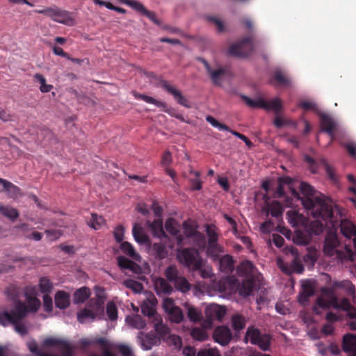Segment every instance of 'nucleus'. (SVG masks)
Here are the masks:
<instances>
[{
  "label": "nucleus",
  "instance_id": "obj_1",
  "mask_svg": "<svg viewBox=\"0 0 356 356\" xmlns=\"http://www.w3.org/2000/svg\"><path fill=\"white\" fill-rule=\"evenodd\" d=\"M300 191L302 196L294 189L292 190V195L301 200L304 208L310 211L314 218H321L326 223L329 222L333 229L325 236L323 248L325 254L330 257L336 254L337 257H341L342 252L337 250L339 245L336 229L338 222L334 220L332 205L327 202L321 193L307 183L300 184Z\"/></svg>",
  "mask_w": 356,
  "mask_h": 356
},
{
  "label": "nucleus",
  "instance_id": "obj_2",
  "mask_svg": "<svg viewBox=\"0 0 356 356\" xmlns=\"http://www.w3.org/2000/svg\"><path fill=\"white\" fill-rule=\"evenodd\" d=\"M28 313V308L26 306V303L22 301H18L15 307L10 312H0V324L5 326L10 323L14 325L15 330L17 333L22 336H25L28 330L21 321Z\"/></svg>",
  "mask_w": 356,
  "mask_h": 356
},
{
  "label": "nucleus",
  "instance_id": "obj_3",
  "mask_svg": "<svg viewBox=\"0 0 356 356\" xmlns=\"http://www.w3.org/2000/svg\"><path fill=\"white\" fill-rule=\"evenodd\" d=\"M177 259L189 270L196 271L202 266V259L195 248H180L177 252Z\"/></svg>",
  "mask_w": 356,
  "mask_h": 356
},
{
  "label": "nucleus",
  "instance_id": "obj_4",
  "mask_svg": "<svg viewBox=\"0 0 356 356\" xmlns=\"http://www.w3.org/2000/svg\"><path fill=\"white\" fill-rule=\"evenodd\" d=\"M34 12L38 14L44 15L50 17L53 21L60 24L67 26H73L74 24V19L72 16V13L56 6L44 9L35 10Z\"/></svg>",
  "mask_w": 356,
  "mask_h": 356
},
{
  "label": "nucleus",
  "instance_id": "obj_5",
  "mask_svg": "<svg viewBox=\"0 0 356 356\" xmlns=\"http://www.w3.org/2000/svg\"><path fill=\"white\" fill-rule=\"evenodd\" d=\"M241 99L250 108H259L268 112L273 111L275 114L280 113L283 108L282 101L278 97L266 101L263 98L252 99L245 95H241Z\"/></svg>",
  "mask_w": 356,
  "mask_h": 356
},
{
  "label": "nucleus",
  "instance_id": "obj_6",
  "mask_svg": "<svg viewBox=\"0 0 356 356\" xmlns=\"http://www.w3.org/2000/svg\"><path fill=\"white\" fill-rule=\"evenodd\" d=\"M289 252L293 257L292 261L290 264L280 261L278 262L280 268L286 275L302 273L305 270V268L302 264L301 257L300 256L297 248L291 247L289 250Z\"/></svg>",
  "mask_w": 356,
  "mask_h": 356
},
{
  "label": "nucleus",
  "instance_id": "obj_7",
  "mask_svg": "<svg viewBox=\"0 0 356 356\" xmlns=\"http://www.w3.org/2000/svg\"><path fill=\"white\" fill-rule=\"evenodd\" d=\"M254 49L253 38L245 37L230 46L229 54L237 58H245L252 54Z\"/></svg>",
  "mask_w": 356,
  "mask_h": 356
},
{
  "label": "nucleus",
  "instance_id": "obj_8",
  "mask_svg": "<svg viewBox=\"0 0 356 356\" xmlns=\"http://www.w3.org/2000/svg\"><path fill=\"white\" fill-rule=\"evenodd\" d=\"M133 95L136 99L143 100L148 104H154L159 108H162L163 111L164 112L168 113L171 116H173L181 121H184L183 116L180 114L177 113L175 108H173L172 107H168L165 102L156 100L152 97H149V96L144 95V94H140L136 92H134Z\"/></svg>",
  "mask_w": 356,
  "mask_h": 356
},
{
  "label": "nucleus",
  "instance_id": "obj_9",
  "mask_svg": "<svg viewBox=\"0 0 356 356\" xmlns=\"http://www.w3.org/2000/svg\"><path fill=\"white\" fill-rule=\"evenodd\" d=\"M24 293L26 298V306L28 312H36L41 306L40 300L37 298V289L35 286H27L24 289Z\"/></svg>",
  "mask_w": 356,
  "mask_h": 356
},
{
  "label": "nucleus",
  "instance_id": "obj_10",
  "mask_svg": "<svg viewBox=\"0 0 356 356\" xmlns=\"http://www.w3.org/2000/svg\"><path fill=\"white\" fill-rule=\"evenodd\" d=\"M160 86L168 94L173 96L175 100L177 102V104L186 108L191 107L188 101L182 95L181 92L175 88L173 86L170 85L167 81L161 80L160 82Z\"/></svg>",
  "mask_w": 356,
  "mask_h": 356
},
{
  "label": "nucleus",
  "instance_id": "obj_11",
  "mask_svg": "<svg viewBox=\"0 0 356 356\" xmlns=\"http://www.w3.org/2000/svg\"><path fill=\"white\" fill-rule=\"evenodd\" d=\"M232 333L227 326L217 327L213 334L214 341L222 346H227L232 339Z\"/></svg>",
  "mask_w": 356,
  "mask_h": 356
},
{
  "label": "nucleus",
  "instance_id": "obj_12",
  "mask_svg": "<svg viewBox=\"0 0 356 356\" xmlns=\"http://www.w3.org/2000/svg\"><path fill=\"white\" fill-rule=\"evenodd\" d=\"M197 60L204 65L207 72L210 76L213 83L216 86H220V79L226 74V69L225 67H220L217 70H212L209 63L204 58L200 57L197 58Z\"/></svg>",
  "mask_w": 356,
  "mask_h": 356
},
{
  "label": "nucleus",
  "instance_id": "obj_13",
  "mask_svg": "<svg viewBox=\"0 0 356 356\" xmlns=\"http://www.w3.org/2000/svg\"><path fill=\"white\" fill-rule=\"evenodd\" d=\"M332 305L335 309H340L346 312L350 318H354L356 317V309L347 298H342L339 301L337 298H334Z\"/></svg>",
  "mask_w": 356,
  "mask_h": 356
},
{
  "label": "nucleus",
  "instance_id": "obj_14",
  "mask_svg": "<svg viewBox=\"0 0 356 356\" xmlns=\"http://www.w3.org/2000/svg\"><path fill=\"white\" fill-rule=\"evenodd\" d=\"M154 286L157 295L159 296H168L173 291V288L168 283V280L162 277L156 278L154 280Z\"/></svg>",
  "mask_w": 356,
  "mask_h": 356
},
{
  "label": "nucleus",
  "instance_id": "obj_15",
  "mask_svg": "<svg viewBox=\"0 0 356 356\" xmlns=\"http://www.w3.org/2000/svg\"><path fill=\"white\" fill-rule=\"evenodd\" d=\"M225 313V308L216 304L211 305L206 309V315L211 321L213 320L221 321Z\"/></svg>",
  "mask_w": 356,
  "mask_h": 356
},
{
  "label": "nucleus",
  "instance_id": "obj_16",
  "mask_svg": "<svg viewBox=\"0 0 356 356\" xmlns=\"http://www.w3.org/2000/svg\"><path fill=\"white\" fill-rule=\"evenodd\" d=\"M320 122L321 130L327 133L333 139L336 124L334 121L329 115L322 113L320 115Z\"/></svg>",
  "mask_w": 356,
  "mask_h": 356
},
{
  "label": "nucleus",
  "instance_id": "obj_17",
  "mask_svg": "<svg viewBox=\"0 0 356 356\" xmlns=\"http://www.w3.org/2000/svg\"><path fill=\"white\" fill-rule=\"evenodd\" d=\"M165 228L169 234L176 236L178 245H184V237L183 235L179 234L177 222L175 219H168L165 223Z\"/></svg>",
  "mask_w": 356,
  "mask_h": 356
},
{
  "label": "nucleus",
  "instance_id": "obj_18",
  "mask_svg": "<svg viewBox=\"0 0 356 356\" xmlns=\"http://www.w3.org/2000/svg\"><path fill=\"white\" fill-rule=\"evenodd\" d=\"M95 298L90 299L89 302L90 306L94 305V309L96 310V312H99L100 311H103L104 309V302L106 299V294L104 288L100 286H96L95 288Z\"/></svg>",
  "mask_w": 356,
  "mask_h": 356
},
{
  "label": "nucleus",
  "instance_id": "obj_19",
  "mask_svg": "<svg viewBox=\"0 0 356 356\" xmlns=\"http://www.w3.org/2000/svg\"><path fill=\"white\" fill-rule=\"evenodd\" d=\"M143 337H141V346L143 350H150L154 346H156L160 343V337L156 334L147 333L143 334L140 333Z\"/></svg>",
  "mask_w": 356,
  "mask_h": 356
},
{
  "label": "nucleus",
  "instance_id": "obj_20",
  "mask_svg": "<svg viewBox=\"0 0 356 356\" xmlns=\"http://www.w3.org/2000/svg\"><path fill=\"white\" fill-rule=\"evenodd\" d=\"M147 225L154 236L158 238L166 236V234L163 230V220L161 218L156 219L152 222L147 220Z\"/></svg>",
  "mask_w": 356,
  "mask_h": 356
},
{
  "label": "nucleus",
  "instance_id": "obj_21",
  "mask_svg": "<svg viewBox=\"0 0 356 356\" xmlns=\"http://www.w3.org/2000/svg\"><path fill=\"white\" fill-rule=\"evenodd\" d=\"M55 305L60 309H66L70 304V297L68 293L64 291H58L54 296Z\"/></svg>",
  "mask_w": 356,
  "mask_h": 356
},
{
  "label": "nucleus",
  "instance_id": "obj_22",
  "mask_svg": "<svg viewBox=\"0 0 356 356\" xmlns=\"http://www.w3.org/2000/svg\"><path fill=\"white\" fill-rule=\"evenodd\" d=\"M218 261L219 268L220 271L229 273L234 270V260L232 256L229 254L220 257L216 261Z\"/></svg>",
  "mask_w": 356,
  "mask_h": 356
},
{
  "label": "nucleus",
  "instance_id": "obj_23",
  "mask_svg": "<svg viewBox=\"0 0 356 356\" xmlns=\"http://www.w3.org/2000/svg\"><path fill=\"white\" fill-rule=\"evenodd\" d=\"M342 348L345 353H349L356 350V334L348 333L343 337Z\"/></svg>",
  "mask_w": 356,
  "mask_h": 356
},
{
  "label": "nucleus",
  "instance_id": "obj_24",
  "mask_svg": "<svg viewBox=\"0 0 356 356\" xmlns=\"http://www.w3.org/2000/svg\"><path fill=\"white\" fill-rule=\"evenodd\" d=\"M118 264L120 268L129 270L133 273H138L140 270V266L137 264L124 256L118 257Z\"/></svg>",
  "mask_w": 356,
  "mask_h": 356
},
{
  "label": "nucleus",
  "instance_id": "obj_25",
  "mask_svg": "<svg viewBox=\"0 0 356 356\" xmlns=\"http://www.w3.org/2000/svg\"><path fill=\"white\" fill-rule=\"evenodd\" d=\"M152 253L157 259H165L168 255V250L165 243L159 242L154 243L151 248Z\"/></svg>",
  "mask_w": 356,
  "mask_h": 356
},
{
  "label": "nucleus",
  "instance_id": "obj_26",
  "mask_svg": "<svg viewBox=\"0 0 356 356\" xmlns=\"http://www.w3.org/2000/svg\"><path fill=\"white\" fill-rule=\"evenodd\" d=\"M156 299L153 298L152 300L144 301L141 305L142 313L149 318L157 320L156 310L154 309V302Z\"/></svg>",
  "mask_w": 356,
  "mask_h": 356
},
{
  "label": "nucleus",
  "instance_id": "obj_27",
  "mask_svg": "<svg viewBox=\"0 0 356 356\" xmlns=\"http://www.w3.org/2000/svg\"><path fill=\"white\" fill-rule=\"evenodd\" d=\"M88 306L91 307V309L84 308L77 314V320L81 323H84L88 320L93 321L95 318L96 315L94 311L96 312V310L94 309V305L90 306L88 304Z\"/></svg>",
  "mask_w": 356,
  "mask_h": 356
},
{
  "label": "nucleus",
  "instance_id": "obj_28",
  "mask_svg": "<svg viewBox=\"0 0 356 356\" xmlns=\"http://www.w3.org/2000/svg\"><path fill=\"white\" fill-rule=\"evenodd\" d=\"M206 248L208 257L211 258L213 261H217L220 257V254L223 252L222 248L218 243H207Z\"/></svg>",
  "mask_w": 356,
  "mask_h": 356
},
{
  "label": "nucleus",
  "instance_id": "obj_29",
  "mask_svg": "<svg viewBox=\"0 0 356 356\" xmlns=\"http://www.w3.org/2000/svg\"><path fill=\"white\" fill-rule=\"evenodd\" d=\"M254 270L253 264L250 261H243L237 267V273L240 276H250Z\"/></svg>",
  "mask_w": 356,
  "mask_h": 356
},
{
  "label": "nucleus",
  "instance_id": "obj_30",
  "mask_svg": "<svg viewBox=\"0 0 356 356\" xmlns=\"http://www.w3.org/2000/svg\"><path fill=\"white\" fill-rule=\"evenodd\" d=\"M90 290L88 287H81L74 293V302L76 304L83 303L89 298Z\"/></svg>",
  "mask_w": 356,
  "mask_h": 356
},
{
  "label": "nucleus",
  "instance_id": "obj_31",
  "mask_svg": "<svg viewBox=\"0 0 356 356\" xmlns=\"http://www.w3.org/2000/svg\"><path fill=\"white\" fill-rule=\"evenodd\" d=\"M133 236L134 239L140 244H146L149 243V237L144 233L143 229L136 224L133 227Z\"/></svg>",
  "mask_w": 356,
  "mask_h": 356
},
{
  "label": "nucleus",
  "instance_id": "obj_32",
  "mask_svg": "<svg viewBox=\"0 0 356 356\" xmlns=\"http://www.w3.org/2000/svg\"><path fill=\"white\" fill-rule=\"evenodd\" d=\"M333 286L334 288L343 289L347 292L348 294L352 296H354L356 291L355 285L348 280L334 282Z\"/></svg>",
  "mask_w": 356,
  "mask_h": 356
},
{
  "label": "nucleus",
  "instance_id": "obj_33",
  "mask_svg": "<svg viewBox=\"0 0 356 356\" xmlns=\"http://www.w3.org/2000/svg\"><path fill=\"white\" fill-rule=\"evenodd\" d=\"M22 290L21 288L17 286L15 284H10L6 289V295L8 299L15 302V304H17L19 300V296L21 294ZM16 305H15V306Z\"/></svg>",
  "mask_w": 356,
  "mask_h": 356
},
{
  "label": "nucleus",
  "instance_id": "obj_34",
  "mask_svg": "<svg viewBox=\"0 0 356 356\" xmlns=\"http://www.w3.org/2000/svg\"><path fill=\"white\" fill-rule=\"evenodd\" d=\"M206 233L208 237L207 243H218L219 234L217 227L213 224L205 225Z\"/></svg>",
  "mask_w": 356,
  "mask_h": 356
},
{
  "label": "nucleus",
  "instance_id": "obj_35",
  "mask_svg": "<svg viewBox=\"0 0 356 356\" xmlns=\"http://www.w3.org/2000/svg\"><path fill=\"white\" fill-rule=\"evenodd\" d=\"M185 307L187 309V316L192 322H199L202 318V313L195 307L190 304H186Z\"/></svg>",
  "mask_w": 356,
  "mask_h": 356
},
{
  "label": "nucleus",
  "instance_id": "obj_36",
  "mask_svg": "<svg viewBox=\"0 0 356 356\" xmlns=\"http://www.w3.org/2000/svg\"><path fill=\"white\" fill-rule=\"evenodd\" d=\"M0 213L12 221L15 220L19 216V211L16 209L3 206L2 204H0Z\"/></svg>",
  "mask_w": 356,
  "mask_h": 356
},
{
  "label": "nucleus",
  "instance_id": "obj_37",
  "mask_svg": "<svg viewBox=\"0 0 356 356\" xmlns=\"http://www.w3.org/2000/svg\"><path fill=\"white\" fill-rule=\"evenodd\" d=\"M254 286V282L252 279H245L242 282L239 287V293L244 296H250L252 292Z\"/></svg>",
  "mask_w": 356,
  "mask_h": 356
},
{
  "label": "nucleus",
  "instance_id": "obj_38",
  "mask_svg": "<svg viewBox=\"0 0 356 356\" xmlns=\"http://www.w3.org/2000/svg\"><path fill=\"white\" fill-rule=\"evenodd\" d=\"M156 322L154 323V330L156 332V335L160 337V339H165L169 334V328L163 324L162 321L157 318Z\"/></svg>",
  "mask_w": 356,
  "mask_h": 356
},
{
  "label": "nucleus",
  "instance_id": "obj_39",
  "mask_svg": "<svg viewBox=\"0 0 356 356\" xmlns=\"http://www.w3.org/2000/svg\"><path fill=\"white\" fill-rule=\"evenodd\" d=\"M184 235L187 238H191L195 234L199 232L197 226L190 221H184L183 222Z\"/></svg>",
  "mask_w": 356,
  "mask_h": 356
},
{
  "label": "nucleus",
  "instance_id": "obj_40",
  "mask_svg": "<svg viewBox=\"0 0 356 356\" xmlns=\"http://www.w3.org/2000/svg\"><path fill=\"white\" fill-rule=\"evenodd\" d=\"M120 250L124 254H127L135 260H138L140 258L139 254L135 251L133 245L129 242H122L120 245Z\"/></svg>",
  "mask_w": 356,
  "mask_h": 356
},
{
  "label": "nucleus",
  "instance_id": "obj_41",
  "mask_svg": "<svg viewBox=\"0 0 356 356\" xmlns=\"http://www.w3.org/2000/svg\"><path fill=\"white\" fill-rule=\"evenodd\" d=\"M87 223L88 226L95 230H97L105 224V220L102 216H98L97 213H92L91 218Z\"/></svg>",
  "mask_w": 356,
  "mask_h": 356
},
{
  "label": "nucleus",
  "instance_id": "obj_42",
  "mask_svg": "<svg viewBox=\"0 0 356 356\" xmlns=\"http://www.w3.org/2000/svg\"><path fill=\"white\" fill-rule=\"evenodd\" d=\"M165 276L168 282L173 283L176 281L181 275L179 272L175 265L169 266L165 270Z\"/></svg>",
  "mask_w": 356,
  "mask_h": 356
},
{
  "label": "nucleus",
  "instance_id": "obj_43",
  "mask_svg": "<svg viewBox=\"0 0 356 356\" xmlns=\"http://www.w3.org/2000/svg\"><path fill=\"white\" fill-rule=\"evenodd\" d=\"M175 288L183 293H186L191 289V284L183 276H180L173 282Z\"/></svg>",
  "mask_w": 356,
  "mask_h": 356
},
{
  "label": "nucleus",
  "instance_id": "obj_44",
  "mask_svg": "<svg viewBox=\"0 0 356 356\" xmlns=\"http://www.w3.org/2000/svg\"><path fill=\"white\" fill-rule=\"evenodd\" d=\"M127 321L133 327L138 330L143 329L146 325L145 321L143 320L140 315H134L131 317H129L127 318Z\"/></svg>",
  "mask_w": 356,
  "mask_h": 356
},
{
  "label": "nucleus",
  "instance_id": "obj_45",
  "mask_svg": "<svg viewBox=\"0 0 356 356\" xmlns=\"http://www.w3.org/2000/svg\"><path fill=\"white\" fill-rule=\"evenodd\" d=\"M245 318L240 314H235L232 318V327L236 331L243 330L245 326Z\"/></svg>",
  "mask_w": 356,
  "mask_h": 356
},
{
  "label": "nucleus",
  "instance_id": "obj_46",
  "mask_svg": "<svg viewBox=\"0 0 356 356\" xmlns=\"http://www.w3.org/2000/svg\"><path fill=\"white\" fill-rule=\"evenodd\" d=\"M191 239L193 240L194 246L197 248V249L204 250L206 248V238L202 233L197 232Z\"/></svg>",
  "mask_w": 356,
  "mask_h": 356
},
{
  "label": "nucleus",
  "instance_id": "obj_47",
  "mask_svg": "<svg viewBox=\"0 0 356 356\" xmlns=\"http://www.w3.org/2000/svg\"><path fill=\"white\" fill-rule=\"evenodd\" d=\"M308 231L310 234L319 235L323 231V225L318 220L312 221L308 225Z\"/></svg>",
  "mask_w": 356,
  "mask_h": 356
},
{
  "label": "nucleus",
  "instance_id": "obj_48",
  "mask_svg": "<svg viewBox=\"0 0 356 356\" xmlns=\"http://www.w3.org/2000/svg\"><path fill=\"white\" fill-rule=\"evenodd\" d=\"M3 188L7 192L8 195L11 198L16 199L20 195L21 189L10 181H9Z\"/></svg>",
  "mask_w": 356,
  "mask_h": 356
},
{
  "label": "nucleus",
  "instance_id": "obj_49",
  "mask_svg": "<svg viewBox=\"0 0 356 356\" xmlns=\"http://www.w3.org/2000/svg\"><path fill=\"white\" fill-rule=\"evenodd\" d=\"M170 320L175 323H179L182 321L184 318V314L180 307H177L175 309H172L168 313Z\"/></svg>",
  "mask_w": 356,
  "mask_h": 356
},
{
  "label": "nucleus",
  "instance_id": "obj_50",
  "mask_svg": "<svg viewBox=\"0 0 356 356\" xmlns=\"http://www.w3.org/2000/svg\"><path fill=\"white\" fill-rule=\"evenodd\" d=\"M190 174L194 175V178L190 179V183L193 190L199 191L202 188V181L200 179V172L193 170H190Z\"/></svg>",
  "mask_w": 356,
  "mask_h": 356
},
{
  "label": "nucleus",
  "instance_id": "obj_51",
  "mask_svg": "<svg viewBox=\"0 0 356 356\" xmlns=\"http://www.w3.org/2000/svg\"><path fill=\"white\" fill-rule=\"evenodd\" d=\"M120 1L131 7L134 10H136L137 12H139L142 15L145 13V10L147 9L140 2L135 0H120Z\"/></svg>",
  "mask_w": 356,
  "mask_h": 356
},
{
  "label": "nucleus",
  "instance_id": "obj_52",
  "mask_svg": "<svg viewBox=\"0 0 356 356\" xmlns=\"http://www.w3.org/2000/svg\"><path fill=\"white\" fill-rule=\"evenodd\" d=\"M39 288L42 293L48 294L51 291L53 285L49 279L43 277L40 279Z\"/></svg>",
  "mask_w": 356,
  "mask_h": 356
},
{
  "label": "nucleus",
  "instance_id": "obj_53",
  "mask_svg": "<svg viewBox=\"0 0 356 356\" xmlns=\"http://www.w3.org/2000/svg\"><path fill=\"white\" fill-rule=\"evenodd\" d=\"M60 356H74V347L67 341L64 340L59 347Z\"/></svg>",
  "mask_w": 356,
  "mask_h": 356
},
{
  "label": "nucleus",
  "instance_id": "obj_54",
  "mask_svg": "<svg viewBox=\"0 0 356 356\" xmlns=\"http://www.w3.org/2000/svg\"><path fill=\"white\" fill-rule=\"evenodd\" d=\"M273 79L278 83L284 86H289L291 85V81L286 77L284 73L280 70H276L273 74Z\"/></svg>",
  "mask_w": 356,
  "mask_h": 356
},
{
  "label": "nucleus",
  "instance_id": "obj_55",
  "mask_svg": "<svg viewBox=\"0 0 356 356\" xmlns=\"http://www.w3.org/2000/svg\"><path fill=\"white\" fill-rule=\"evenodd\" d=\"M269 211L272 216L278 218L282 216L283 209L281 204L277 201H273L269 205Z\"/></svg>",
  "mask_w": 356,
  "mask_h": 356
},
{
  "label": "nucleus",
  "instance_id": "obj_56",
  "mask_svg": "<svg viewBox=\"0 0 356 356\" xmlns=\"http://www.w3.org/2000/svg\"><path fill=\"white\" fill-rule=\"evenodd\" d=\"M261 336V333L258 329L248 327L245 337L250 338L252 344H256Z\"/></svg>",
  "mask_w": 356,
  "mask_h": 356
},
{
  "label": "nucleus",
  "instance_id": "obj_57",
  "mask_svg": "<svg viewBox=\"0 0 356 356\" xmlns=\"http://www.w3.org/2000/svg\"><path fill=\"white\" fill-rule=\"evenodd\" d=\"M124 284L127 288L131 289L136 293H140L143 289V284L140 282L134 280H125Z\"/></svg>",
  "mask_w": 356,
  "mask_h": 356
},
{
  "label": "nucleus",
  "instance_id": "obj_58",
  "mask_svg": "<svg viewBox=\"0 0 356 356\" xmlns=\"http://www.w3.org/2000/svg\"><path fill=\"white\" fill-rule=\"evenodd\" d=\"M191 336L197 341H204L207 338V332L200 327H194L191 330Z\"/></svg>",
  "mask_w": 356,
  "mask_h": 356
},
{
  "label": "nucleus",
  "instance_id": "obj_59",
  "mask_svg": "<svg viewBox=\"0 0 356 356\" xmlns=\"http://www.w3.org/2000/svg\"><path fill=\"white\" fill-rule=\"evenodd\" d=\"M106 314L111 321H115L118 318V309L113 302H108L106 305Z\"/></svg>",
  "mask_w": 356,
  "mask_h": 356
},
{
  "label": "nucleus",
  "instance_id": "obj_60",
  "mask_svg": "<svg viewBox=\"0 0 356 356\" xmlns=\"http://www.w3.org/2000/svg\"><path fill=\"white\" fill-rule=\"evenodd\" d=\"M314 294V289L310 284L303 285V290L300 294V301H307L308 298Z\"/></svg>",
  "mask_w": 356,
  "mask_h": 356
},
{
  "label": "nucleus",
  "instance_id": "obj_61",
  "mask_svg": "<svg viewBox=\"0 0 356 356\" xmlns=\"http://www.w3.org/2000/svg\"><path fill=\"white\" fill-rule=\"evenodd\" d=\"M165 339H167V341L170 345L174 346L177 349H181L182 346V339L179 336L169 334Z\"/></svg>",
  "mask_w": 356,
  "mask_h": 356
},
{
  "label": "nucleus",
  "instance_id": "obj_62",
  "mask_svg": "<svg viewBox=\"0 0 356 356\" xmlns=\"http://www.w3.org/2000/svg\"><path fill=\"white\" fill-rule=\"evenodd\" d=\"M321 164L324 167L325 172L328 177L332 181H337V179L335 175L334 169L328 164V163L325 159H321Z\"/></svg>",
  "mask_w": 356,
  "mask_h": 356
},
{
  "label": "nucleus",
  "instance_id": "obj_63",
  "mask_svg": "<svg viewBox=\"0 0 356 356\" xmlns=\"http://www.w3.org/2000/svg\"><path fill=\"white\" fill-rule=\"evenodd\" d=\"M255 345H257L263 350H267L270 345V338L267 334H261L258 343Z\"/></svg>",
  "mask_w": 356,
  "mask_h": 356
},
{
  "label": "nucleus",
  "instance_id": "obj_64",
  "mask_svg": "<svg viewBox=\"0 0 356 356\" xmlns=\"http://www.w3.org/2000/svg\"><path fill=\"white\" fill-rule=\"evenodd\" d=\"M197 356H221V355L216 348H208L199 350Z\"/></svg>",
  "mask_w": 356,
  "mask_h": 356
}]
</instances>
